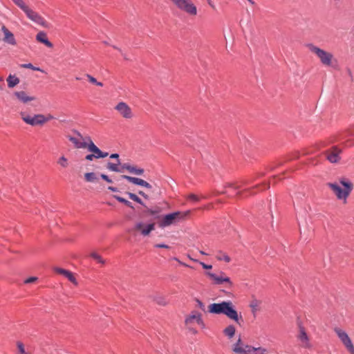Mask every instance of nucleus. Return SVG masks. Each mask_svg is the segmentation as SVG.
I'll use <instances>...</instances> for the list:
<instances>
[{
  "label": "nucleus",
  "mask_w": 354,
  "mask_h": 354,
  "mask_svg": "<svg viewBox=\"0 0 354 354\" xmlns=\"http://www.w3.org/2000/svg\"><path fill=\"white\" fill-rule=\"evenodd\" d=\"M208 313L215 315H225L229 319L239 325L240 321L243 322L242 316L239 315L235 306L231 301H223L220 303H213L208 306Z\"/></svg>",
  "instance_id": "f257e3e1"
},
{
  "label": "nucleus",
  "mask_w": 354,
  "mask_h": 354,
  "mask_svg": "<svg viewBox=\"0 0 354 354\" xmlns=\"http://www.w3.org/2000/svg\"><path fill=\"white\" fill-rule=\"evenodd\" d=\"M339 183L344 187L342 189L338 184L328 183L327 185L333 190L339 200H346L353 189V184L346 178H341Z\"/></svg>",
  "instance_id": "f03ea898"
},
{
  "label": "nucleus",
  "mask_w": 354,
  "mask_h": 354,
  "mask_svg": "<svg viewBox=\"0 0 354 354\" xmlns=\"http://www.w3.org/2000/svg\"><path fill=\"white\" fill-rule=\"evenodd\" d=\"M306 46L312 53H315L319 58L323 65L337 68V60L333 59L332 53L321 49L313 44H308Z\"/></svg>",
  "instance_id": "7ed1b4c3"
},
{
  "label": "nucleus",
  "mask_w": 354,
  "mask_h": 354,
  "mask_svg": "<svg viewBox=\"0 0 354 354\" xmlns=\"http://www.w3.org/2000/svg\"><path fill=\"white\" fill-rule=\"evenodd\" d=\"M21 119L27 124L35 126H42L49 120L53 119V116L50 114L44 115L43 114H28L26 111H21L19 113Z\"/></svg>",
  "instance_id": "20e7f679"
},
{
  "label": "nucleus",
  "mask_w": 354,
  "mask_h": 354,
  "mask_svg": "<svg viewBox=\"0 0 354 354\" xmlns=\"http://www.w3.org/2000/svg\"><path fill=\"white\" fill-rule=\"evenodd\" d=\"M187 214V213L183 214L179 211L165 214L162 216L158 223V225L162 228L169 226L183 219Z\"/></svg>",
  "instance_id": "39448f33"
},
{
  "label": "nucleus",
  "mask_w": 354,
  "mask_h": 354,
  "mask_svg": "<svg viewBox=\"0 0 354 354\" xmlns=\"http://www.w3.org/2000/svg\"><path fill=\"white\" fill-rule=\"evenodd\" d=\"M66 138L70 140L74 148L77 149H84L88 150V143L87 139L77 131H73L71 133L66 135Z\"/></svg>",
  "instance_id": "423d86ee"
},
{
  "label": "nucleus",
  "mask_w": 354,
  "mask_h": 354,
  "mask_svg": "<svg viewBox=\"0 0 354 354\" xmlns=\"http://www.w3.org/2000/svg\"><path fill=\"white\" fill-rule=\"evenodd\" d=\"M179 10L191 16L197 15L196 6L190 0H170Z\"/></svg>",
  "instance_id": "0eeeda50"
},
{
  "label": "nucleus",
  "mask_w": 354,
  "mask_h": 354,
  "mask_svg": "<svg viewBox=\"0 0 354 354\" xmlns=\"http://www.w3.org/2000/svg\"><path fill=\"white\" fill-rule=\"evenodd\" d=\"M26 16L29 19L35 22L36 24L43 26L48 27V23L37 12H35L30 8L25 12Z\"/></svg>",
  "instance_id": "6e6552de"
},
{
  "label": "nucleus",
  "mask_w": 354,
  "mask_h": 354,
  "mask_svg": "<svg viewBox=\"0 0 354 354\" xmlns=\"http://www.w3.org/2000/svg\"><path fill=\"white\" fill-rule=\"evenodd\" d=\"M14 96L21 103L24 104H28L32 102H35L37 98L34 95H30L28 93L24 91H15Z\"/></svg>",
  "instance_id": "1a4fd4ad"
},
{
  "label": "nucleus",
  "mask_w": 354,
  "mask_h": 354,
  "mask_svg": "<svg viewBox=\"0 0 354 354\" xmlns=\"http://www.w3.org/2000/svg\"><path fill=\"white\" fill-rule=\"evenodd\" d=\"M155 223H151L144 224L142 222H138L134 225L133 230L139 231L143 236H147L154 230Z\"/></svg>",
  "instance_id": "9d476101"
},
{
  "label": "nucleus",
  "mask_w": 354,
  "mask_h": 354,
  "mask_svg": "<svg viewBox=\"0 0 354 354\" xmlns=\"http://www.w3.org/2000/svg\"><path fill=\"white\" fill-rule=\"evenodd\" d=\"M109 156L108 152L101 151L90 139V161L93 159L104 158Z\"/></svg>",
  "instance_id": "9b49d317"
},
{
  "label": "nucleus",
  "mask_w": 354,
  "mask_h": 354,
  "mask_svg": "<svg viewBox=\"0 0 354 354\" xmlns=\"http://www.w3.org/2000/svg\"><path fill=\"white\" fill-rule=\"evenodd\" d=\"M53 271L59 275H62L64 278L67 279L69 281L73 283L75 286H77L78 283L75 277V274L68 270H66L59 267H54Z\"/></svg>",
  "instance_id": "f8f14e48"
},
{
  "label": "nucleus",
  "mask_w": 354,
  "mask_h": 354,
  "mask_svg": "<svg viewBox=\"0 0 354 354\" xmlns=\"http://www.w3.org/2000/svg\"><path fill=\"white\" fill-rule=\"evenodd\" d=\"M221 275H224V272H221ZM206 275L208 276L211 279L214 281V283L216 285H221L223 283L225 282L228 284L229 287H232L233 286V283L231 279L228 277H223V276H217L216 274L207 272Z\"/></svg>",
  "instance_id": "ddd939ff"
},
{
  "label": "nucleus",
  "mask_w": 354,
  "mask_h": 354,
  "mask_svg": "<svg viewBox=\"0 0 354 354\" xmlns=\"http://www.w3.org/2000/svg\"><path fill=\"white\" fill-rule=\"evenodd\" d=\"M121 178L134 185H139L149 189H151L153 188V186L150 183L139 178L132 177L127 175H122Z\"/></svg>",
  "instance_id": "4468645a"
},
{
  "label": "nucleus",
  "mask_w": 354,
  "mask_h": 354,
  "mask_svg": "<svg viewBox=\"0 0 354 354\" xmlns=\"http://www.w3.org/2000/svg\"><path fill=\"white\" fill-rule=\"evenodd\" d=\"M122 117L127 119L131 118L133 117L132 111L131 108L123 102H119L115 108Z\"/></svg>",
  "instance_id": "2eb2a0df"
},
{
  "label": "nucleus",
  "mask_w": 354,
  "mask_h": 354,
  "mask_svg": "<svg viewBox=\"0 0 354 354\" xmlns=\"http://www.w3.org/2000/svg\"><path fill=\"white\" fill-rule=\"evenodd\" d=\"M162 212V209L159 206H155L154 207H145V209L142 212V216H151L155 219L162 218V216H160V212Z\"/></svg>",
  "instance_id": "dca6fc26"
},
{
  "label": "nucleus",
  "mask_w": 354,
  "mask_h": 354,
  "mask_svg": "<svg viewBox=\"0 0 354 354\" xmlns=\"http://www.w3.org/2000/svg\"><path fill=\"white\" fill-rule=\"evenodd\" d=\"M297 324L299 328V333L297 335L298 339L304 343V346L307 348H311V344L309 342V337L306 332L304 327L301 325L300 322H297Z\"/></svg>",
  "instance_id": "f3484780"
},
{
  "label": "nucleus",
  "mask_w": 354,
  "mask_h": 354,
  "mask_svg": "<svg viewBox=\"0 0 354 354\" xmlns=\"http://www.w3.org/2000/svg\"><path fill=\"white\" fill-rule=\"evenodd\" d=\"M342 152V150L339 149L337 146H333L332 147V151H326V153L327 154L326 158L331 163L337 162L340 158L339 154Z\"/></svg>",
  "instance_id": "a211bd4d"
},
{
  "label": "nucleus",
  "mask_w": 354,
  "mask_h": 354,
  "mask_svg": "<svg viewBox=\"0 0 354 354\" xmlns=\"http://www.w3.org/2000/svg\"><path fill=\"white\" fill-rule=\"evenodd\" d=\"M194 320H196V323L198 325H200L203 327L205 326V324L202 319L201 314L200 313H198L196 311H193L192 313V314L185 319V324H191V323H192V322Z\"/></svg>",
  "instance_id": "6ab92c4d"
},
{
  "label": "nucleus",
  "mask_w": 354,
  "mask_h": 354,
  "mask_svg": "<svg viewBox=\"0 0 354 354\" xmlns=\"http://www.w3.org/2000/svg\"><path fill=\"white\" fill-rule=\"evenodd\" d=\"M335 332L339 338V339L342 341L343 344L345 346V347L352 344L350 337L344 330L339 328H335Z\"/></svg>",
  "instance_id": "aec40b11"
},
{
  "label": "nucleus",
  "mask_w": 354,
  "mask_h": 354,
  "mask_svg": "<svg viewBox=\"0 0 354 354\" xmlns=\"http://www.w3.org/2000/svg\"><path fill=\"white\" fill-rule=\"evenodd\" d=\"M1 30L4 34L3 41L11 45H16L14 35L5 26H2Z\"/></svg>",
  "instance_id": "412c9836"
},
{
  "label": "nucleus",
  "mask_w": 354,
  "mask_h": 354,
  "mask_svg": "<svg viewBox=\"0 0 354 354\" xmlns=\"http://www.w3.org/2000/svg\"><path fill=\"white\" fill-rule=\"evenodd\" d=\"M36 39L44 44H45L48 48H52L53 46V44L48 39L46 34L40 31L36 35Z\"/></svg>",
  "instance_id": "4be33fe9"
},
{
  "label": "nucleus",
  "mask_w": 354,
  "mask_h": 354,
  "mask_svg": "<svg viewBox=\"0 0 354 354\" xmlns=\"http://www.w3.org/2000/svg\"><path fill=\"white\" fill-rule=\"evenodd\" d=\"M125 194H126V195H127V196H128V197H129L131 200H132V201H133L136 202L137 203H138V204L141 205H142V207H144L145 208V207L147 206V205H145V203L142 201V199H141L140 197H138V195H136V194L132 193V192H125Z\"/></svg>",
  "instance_id": "5701e85b"
},
{
  "label": "nucleus",
  "mask_w": 354,
  "mask_h": 354,
  "mask_svg": "<svg viewBox=\"0 0 354 354\" xmlns=\"http://www.w3.org/2000/svg\"><path fill=\"white\" fill-rule=\"evenodd\" d=\"M8 86L9 88H13L19 83V79L15 75H10L7 77Z\"/></svg>",
  "instance_id": "b1692460"
},
{
  "label": "nucleus",
  "mask_w": 354,
  "mask_h": 354,
  "mask_svg": "<svg viewBox=\"0 0 354 354\" xmlns=\"http://www.w3.org/2000/svg\"><path fill=\"white\" fill-rule=\"evenodd\" d=\"M236 328L234 325L231 324L227 326L223 330V333L225 336H227L229 339H231L234 337L235 334Z\"/></svg>",
  "instance_id": "393cba45"
},
{
  "label": "nucleus",
  "mask_w": 354,
  "mask_h": 354,
  "mask_svg": "<svg viewBox=\"0 0 354 354\" xmlns=\"http://www.w3.org/2000/svg\"><path fill=\"white\" fill-rule=\"evenodd\" d=\"M113 198L117 200L118 202L124 204L125 206L132 209H134V206L133 205L132 203L130 202L129 201L125 199L123 197H121L120 196H118V195H114L113 196Z\"/></svg>",
  "instance_id": "a878e982"
},
{
  "label": "nucleus",
  "mask_w": 354,
  "mask_h": 354,
  "mask_svg": "<svg viewBox=\"0 0 354 354\" xmlns=\"http://www.w3.org/2000/svg\"><path fill=\"white\" fill-rule=\"evenodd\" d=\"M57 163L62 167V168H64V169H66L68 167L69 165V162H68V158L65 156H60L57 161Z\"/></svg>",
  "instance_id": "bb28decb"
},
{
  "label": "nucleus",
  "mask_w": 354,
  "mask_h": 354,
  "mask_svg": "<svg viewBox=\"0 0 354 354\" xmlns=\"http://www.w3.org/2000/svg\"><path fill=\"white\" fill-rule=\"evenodd\" d=\"M216 258L218 261H224L227 263H229L231 261L230 257L225 253H223L222 251L218 252Z\"/></svg>",
  "instance_id": "cd10ccee"
},
{
  "label": "nucleus",
  "mask_w": 354,
  "mask_h": 354,
  "mask_svg": "<svg viewBox=\"0 0 354 354\" xmlns=\"http://www.w3.org/2000/svg\"><path fill=\"white\" fill-rule=\"evenodd\" d=\"M120 165V164H118V162H117L116 164L113 163L111 162H108L106 163V169H108L110 171L118 172V171H120V170H119V165Z\"/></svg>",
  "instance_id": "c85d7f7f"
},
{
  "label": "nucleus",
  "mask_w": 354,
  "mask_h": 354,
  "mask_svg": "<svg viewBox=\"0 0 354 354\" xmlns=\"http://www.w3.org/2000/svg\"><path fill=\"white\" fill-rule=\"evenodd\" d=\"M243 351L245 352H247V353L250 354L252 351H266V349L262 348L261 347H254L252 346L246 345L245 346V348H243Z\"/></svg>",
  "instance_id": "c756f323"
},
{
  "label": "nucleus",
  "mask_w": 354,
  "mask_h": 354,
  "mask_svg": "<svg viewBox=\"0 0 354 354\" xmlns=\"http://www.w3.org/2000/svg\"><path fill=\"white\" fill-rule=\"evenodd\" d=\"M151 192L153 194L151 198H157L162 194L161 189L156 185L155 187H153L151 189Z\"/></svg>",
  "instance_id": "7c9ffc66"
},
{
  "label": "nucleus",
  "mask_w": 354,
  "mask_h": 354,
  "mask_svg": "<svg viewBox=\"0 0 354 354\" xmlns=\"http://www.w3.org/2000/svg\"><path fill=\"white\" fill-rule=\"evenodd\" d=\"M261 304V301L257 299H253L250 304V307L252 308V313L255 315L256 311L258 310V307L259 304Z\"/></svg>",
  "instance_id": "2f4dec72"
},
{
  "label": "nucleus",
  "mask_w": 354,
  "mask_h": 354,
  "mask_svg": "<svg viewBox=\"0 0 354 354\" xmlns=\"http://www.w3.org/2000/svg\"><path fill=\"white\" fill-rule=\"evenodd\" d=\"M17 354H28V352L26 351L24 344L21 342H17Z\"/></svg>",
  "instance_id": "473e14b6"
},
{
  "label": "nucleus",
  "mask_w": 354,
  "mask_h": 354,
  "mask_svg": "<svg viewBox=\"0 0 354 354\" xmlns=\"http://www.w3.org/2000/svg\"><path fill=\"white\" fill-rule=\"evenodd\" d=\"M90 257L93 258L94 260H95L97 262L104 264V260L102 258V257L98 254L97 252H90Z\"/></svg>",
  "instance_id": "72a5a7b5"
},
{
  "label": "nucleus",
  "mask_w": 354,
  "mask_h": 354,
  "mask_svg": "<svg viewBox=\"0 0 354 354\" xmlns=\"http://www.w3.org/2000/svg\"><path fill=\"white\" fill-rule=\"evenodd\" d=\"M13 2L19 6L24 12L27 9L29 8L28 6L26 5V3L24 2L23 0H12Z\"/></svg>",
  "instance_id": "f704fd0d"
},
{
  "label": "nucleus",
  "mask_w": 354,
  "mask_h": 354,
  "mask_svg": "<svg viewBox=\"0 0 354 354\" xmlns=\"http://www.w3.org/2000/svg\"><path fill=\"white\" fill-rule=\"evenodd\" d=\"M20 67L21 68H30V69H32L33 71H41V72H44V71L38 67H35L32 64L30 63H28V64H21L20 65Z\"/></svg>",
  "instance_id": "c9c22d12"
},
{
  "label": "nucleus",
  "mask_w": 354,
  "mask_h": 354,
  "mask_svg": "<svg viewBox=\"0 0 354 354\" xmlns=\"http://www.w3.org/2000/svg\"><path fill=\"white\" fill-rule=\"evenodd\" d=\"M144 169L142 168H137L136 167L132 166L131 168L130 173L134 174L136 175H142L144 173Z\"/></svg>",
  "instance_id": "e433bc0d"
},
{
  "label": "nucleus",
  "mask_w": 354,
  "mask_h": 354,
  "mask_svg": "<svg viewBox=\"0 0 354 354\" xmlns=\"http://www.w3.org/2000/svg\"><path fill=\"white\" fill-rule=\"evenodd\" d=\"M154 301L159 305L165 306L167 304V301L165 298L162 297H156L154 298Z\"/></svg>",
  "instance_id": "4c0bfd02"
},
{
  "label": "nucleus",
  "mask_w": 354,
  "mask_h": 354,
  "mask_svg": "<svg viewBox=\"0 0 354 354\" xmlns=\"http://www.w3.org/2000/svg\"><path fill=\"white\" fill-rule=\"evenodd\" d=\"M90 83L95 84L96 86H102L103 83L102 82H98L96 78L90 75Z\"/></svg>",
  "instance_id": "58836bf2"
},
{
  "label": "nucleus",
  "mask_w": 354,
  "mask_h": 354,
  "mask_svg": "<svg viewBox=\"0 0 354 354\" xmlns=\"http://www.w3.org/2000/svg\"><path fill=\"white\" fill-rule=\"evenodd\" d=\"M243 192H249L250 194H254V193L252 192V189H246L243 192H241V191L237 192L236 195L239 198H243Z\"/></svg>",
  "instance_id": "ea45409f"
},
{
  "label": "nucleus",
  "mask_w": 354,
  "mask_h": 354,
  "mask_svg": "<svg viewBox=\"0 0 354 354\" xmlns=\"http://www.w3.org/2000/svg\"><path fill=\"white\" fill-rule=\"evenodd\" d=\"M194 301L197 303V305L201 310H202L203 311H205V304L199 299L195 298Z\"/></svg>",
  "instance_id": "a19ab883"
},
{
  "label": "nucleus",
  "mask_w": 354,
  "mask_h": 354,
  "mask_svg": "<svg viewBox=\"0 0 354 354\" xmlns=\"http://www.w3.org/2000/svg\"><path fill=\"white\" fill-rule=\"evenodd\" d=\"M100 177H101L102 179H103L104 180H105L108 183H113L112 180L107 175H106L104 174H102L100 175Z\"/></svg>",
  "instance_id": "79ce46f5"
},
{
  "label": "nucleus",
  "mask_w": 354,
  "mask_h": 354,
  "mask_svg": "<svg viewBox=\"0 0 354 354\" xmlns=\"http://www.w3.org/2000/svg\"><path fill=\"white\" fill-rule=\"evenodd\" d=\"M188 198L190 200V201H192L194 202H198L199 201V198L198 196L194 194H191L189 196H188Z\"/></svg>",
  "instance_id": "37998d69"
},
{
  "label": "nucleus",
  "mask_w": 354,
  "mask_h": 354,
  "mask_svg": "<svg viewBox=\"0 0 354 354\" xmlns=\"http://www.w3.org/2000/svg\"><path fill=\"white\" fill-rule=\"evenodd\" d=\"M84 169H86V165L85 164L81 163L80 165L78 167V170H77L80 176L81 175L82 173L84 172Z\"/></svg>",
  "instance_id": "c03bdc74"
},
{
  "label": "nucleus",
  "mask_w": 354,
  "mask_h": 354,
  "mask_svg": "<svg viewBox=\"0 0 354 354\" xmlns=\"http://www.w3.org/2000/svg\"><path fill=\"white\" fill-rule=\"evenodd\" d=\"M138 194L139 195H140L141 196H142V197H143L145 199H146V200H149V199H150V198H151V197H150L148 194H147L146 193H145L143 191L139 190V191H138Z\"/></svg>",
  "instance_id": "a18cd8bd"
},
{
  "label": "nucleus",
  "mask_w": 354,
  "mask_h": 354,
  "mask_svg": "<svg viewBox=\"0 0 354 354\" xmlns=\"http://www.w3.org/2000/svg\"><path fill=\"white\" fill-rule=\"evenodd\" d=\"M155 248H165L169 249L170 247L168 245H166L165 243H157L154 245Z\"/></svg>",
  "instance_id": "49530a36"
},
{
  "label": "nucleus",
  "mask_w": 354,
  "mask_h": 354,
  "mask_svg": "<svg viewBox=\"0 0 354 354\" xmlns=\"http://www.w3.org/2000/svg\"><path fill=\"white\" fill-rule=\"evenodd\" d=\"M199 263L201 265L203 268L205 269V270H210V269L212 268V265H208V264H206L204 262H201V261H200Z\"/></svg>",
  "instance_id": "de8ad7c7"
},
{
  "label": "nucleus",
  "mask_w": 354,
  "mask_h": 354,
  "mask_svg": "<svg viewBox=\"0 0 354 354\" xmlns=\"http://www.w3.org/2000/svg\"><path fill=\"white\" fill-rule=\"evenodd\" d=\"M37 280V277H29L27 279H26L24 282L26 283H33V282L36 281Z\"/></svg>",
  "instance_id": "09e8293b"
},
{
  "label": "nucleus",
  "mask_w": 354,
  "mask_h": 354,
  "mask_svg": "<svg viewBox=\"0 0 354 354\" xmlns=\"http://www.w3.org/2000/svg\"><path fill=\"white\" fill-rule=\"evenodd\" d=\"M346 348L351 354H354V346L353 343L347 346Z\"/></svg>",
  "instance_id": "8fccbe9b"
},
{
  "label": "nucleus",
  "mask_w": 354,
  "mask_h": 354,
  "mask_svg": "<svg viewBox=\"0 0 354 354\" xmlns=\"http://www.w3.org/2000/svg\"><path fill=\"white\" fill-rule=\"evenodd\" d=\"M110 158H112V159H117V162H118V164H120V160L119 159V154L118 153H112L110 155Z\"/></svg>",
  "instance_id": "3c124183"
},
{
  "label": "nucleus",
  "mask_w": 354,
  "mask_h": 354,
  "mask_svg": "<svg viewBox=\"0 0 354 354\" xmlns=\"http://www.w3.org/2000/svg\"><path fill=\"white\" fill-rule=\"evenodd\" d=\"M225 187H233L234 189L238 190L240 188V186H234L232 183H228L225 185Z\"/></svg>",
  "instance_id": "603ef678"
},
{
  "label": "nucleus",
  "mask_w": 354,
  "mask_h": 354,
  "mask_svg": "<svg viewBox=\"0 0 354 354\" xmlns=\"http://www.w3.org/2000/svg\"><path fill=\"white\" fill-rule=\"evenodd\" d=\"M241 344V339L239 337L236 344L234 345L233 351L234 352L235 348H241L239 345Z\"/></svg>",
  "instance_id": "864d4df0"
},
{
  "label": "nucleus",
  "mask_w": 354,
  "mask_h": 354,
  "mask_svg": "<svg viewBox=\"0 0 354 354\" xmlns=\"http://www.w3.org/2000/svg\"><path fill=\"white\" fill-rule=\"evenodd\" d=\"M122 165L123 168H124V169H126L130 172L132 165H130L127 163H124Z\"/></svg>",
  "instance_id": "5fc2aeb1"
},
{
  "label": "nucleus",
  "mask_w": 354,
  "mask_h": 354,
  "mask_svg": "<svg viewBox=\"0 0 354 354\" xmlns=\"http://www.w3.org/2000/svg\"><path fill=\"white\" fill-rule=\"evenodd\" d=\"M346 72H347L348 75L351 77V80L353 81V74H352L351 70L349 68H346Z\"/></svg>",
  "instance_id": "6e6d98bb"
},
{
  "label": "nucleus",
  "mask_w": 354,
  "mask_h": 354,
  "mask_svg": "<svg viewBox=\"0 0 354 354\" xmlns=\"http://www.w3.org/2000/svg\"><path fill=\"white\" fill-rule=\"evenodd\" d=\"M108 189L113 192H118L119 189L117 187L109 186Z\"/></svg>",
  "instance_id": "4d7b16f0"
},
{
  "label": "nucleus",
  "mask_w": 354,
  "mask_h": 354,
  "mask_svg": "<svg viewBox=\"0 0 354 354\" xmlns=\"http://www.w3.org/2000/svg\"><path fill=\"white\" fill-rule=\"evenodd\" d=\"M95 179V174L93 172H90V182L93 181Z\"/></svg>",
  "instance_id": "13d9d810"
},
{
  "label": "nucleus",
  "mask_w": 354,
  "mask_h": 354,
  "mask_svg": "<svg viewBox=\"0 0 354 354\" xmlns=\"http://www.w3.org/2000/svg\"><path fill=\"white\" fill-rule=\"evenodd\" d=\"M299 152H295V153L292 155V157H290V158H289V160L297 159V158H299Z\"/></svg>",
  "instance_id": "bf43d9fd"
},
{
  "label": "nucleus",
  "mask_w": 354,
  "mask_h": 354,
  "mask_svg": "<svg viewBox=\"0 0 354 354\" xmlns=\"http://www.w3.org/2000/svg\"><path fill=\"white\" fill-rule=\"evenodd\" d=\"M84 177L86 182L88 181V171H86L84 173Z\"/></svg>",
  "instance_id": "052dcab7"
},
{
  "label": "nucleus",
  "mask_w": 354,
  "mask_h": 354,
  "mask_svg": "<svg viewBox=\"0 0 354 354\" xmlns=\"http://www.w3.org/2000/svg\"><path fill=\"white\" fill-rule=\"evenodd\" d=\"M207 3H208V4H209V5L212 8H214V9L215 8V6L213 4V3H212V0H208V1H207Z\"/></svg>",
  "instance_id": "680f3d73"
},
{
  "label": "nucleus",
  "mask_w": 354,
  "mask_h": 354,
  "mask_svg": "<svg viewBox=\"0 0 354 354\" xmlns=\"http://www.w3.org/2000/svg\"><path fill=\"white\" fill-rule=\"evenodd\" d=\"M120 165V167H119V170H120V171H118V173H122L124 171V168H123L122 165Z\"/></svg>",
  "instance_id": "e2e57ef3"
},
{
  "label": "nucleus",
  "mask_w": 354,
  "mask_h": 354,
  "mask_svg": "<svg viewBox=\"0 0 354 354\" xmlns=\"http://www.w3.org/2000/svg\"><path fill=\"white\" fill-rule=\"evenodd\" d=\"M174 260H176V261H179V263H180V264H182V265H183V266H188L187 264L183 263H181V262H180V261L177 258H174Z\"/></svg>",
  "instance_id": "0e129e2a"
},
{
  "label": "nucleus",
  "mask_w": 354,
  "mask_h": 354,
  "mask_svg": "<svg viewBox=\"0 0 354 354\" xmlns=\"http://www.w3.org/2000/svg\"><path fill=\"white\" fill-rule=\"evenodd\" d=\"M263 185L265 186V189H269L270 188V185L268 183H266Z\"/></svg>",
  "instance_id": "69168bd1"
},
{
  "label": "nucleus",
  "mask_w": 354,
  "mask_h": 354,
  "mask_svg": "<svg viewBox=\"0 0 354 354\" xmlns=\"http://www.w3.org/2000/svg\"><path fill=\"white\" fill-rule=\"evenodd\" d=\"M248 183H249V182H248V181H247V180H243V181H242V184H243V185H247V184H248Z\"/></svg>",
  "instance_id": "338daca9"
},
{
  "label": "nucleus",
  "mask_w": 354,
  "mask_h": 354,
  "mask_svg": "<svg viewBox=\"0 0 354 354\" xmlns=\"http://www.w3.org/2000/svg\"><path fill=\"white\" fill-rule=\"evenodd\" d=\"M249 1L250 3H251L252 5H254V1L253 0H248Z\"/></svg>",
  "instance_id": "774afa93"
}]
</instances>
